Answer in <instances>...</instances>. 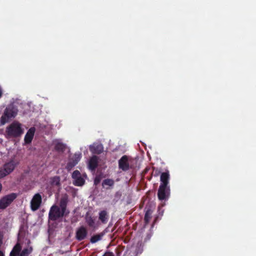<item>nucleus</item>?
<instances>
[{"label":"nucleus","instance_id":"obj_11","mask_svg":"<svg viewBox=\"0 0 256 256\" xmlns=\"http://www.w3.org/2000/svg\"><path fill=\"white\" fill-rule=\"evenodd\" d=\"M118 167L123 171H127L130 168L128 157L126 155L123 156L118 160Z\"/></svg>","mask_w":256,"mask_h":256},{"label":"nucleus","instance_id":"obj_12","mask_svg":"<svg viewBox=\"0 0 256 256\" xmlns=\"http://www.w3.org/2000/svg\"><path fill=\"white\" fill-rule=\"evenodd\" d=\"M98 158L96 156H92L89 160L88 168L92 170H94L98 166Z\"/></svg>","mask_w":256,"mask_h":256},{"label":"nucleus","instance_id":"obj_19","mask_svg":"<svg viewBox=\"0 0 256 256\" xmlns=\"http://www.w3.org/2000/svg\"><path fill=\"white\" fill-rule=\"evenodd\" d=\"M104 234L102 232L94 235L91 237L90 242L92 244L96 243L100 240L102 238V237L104 236Z\"/></svg>","mask_w":256,"mask_h":256},{"label":"nucleus","instance_id":"obj_24","mask_svg":"<svg viewBox=\"0 0 256 256\" xmlns=\"http://www.w3.org/2000/svg\"><path fill=\"white\" fill-rule=\"evenodd\" d=\"M82 157V154L80 152L76 153L73 158L71 159L76 164L80 160Z\"/></svg>","mask_w":256,"mask_h":256},{"label":"nucleus","instance_id":"obj_1","mask_svg":"<svg viewBox=\"0 0 256 256\" xmlns=\"http://www.w3.org/2000/svg\"><path fill=\"white\" fill-rule=\"evenodd\" d=\"M6 137L7 138H17L21 136L24 133V129L22 124L17 121H14L6 127Z\"/></svg>","mask_w":256,"mask_h":256},{"label":"nucleus","instance_id":"obj_26","mask_svg":"<svg viewBox=\"0 0 256 256\" xmlns=\"http://www.w3.org/2000/svg\"><path fill=\"white\" fill-rule=\"evenodd\" d=\"M76 164L72 160H70V162L67 164L66 168L68 169H71L73 167H74Z\"/></svg>","mask_w":256,"mask_h":256},{"label":"nucleus","instance_id":"obj_14","mask_svg":"<svg viewBox=\"0 0 256 256\" xmlns=\"http://www.w3.org/2000/svg\"><path fill=\"white\" fill-rule=\"evenodd\" d=\"M90 152L93 154H100L104 150V148L102 144H93L90 147Z\"/></svg>","mask_w":256,"mask_h":256},{"label":"nucleus","instance_id":"obj_20","mask_svg":"<svg viewBox=\"0 0 256 256\" xmlns=\"http://www.w3.org/2000/svg\"><path fill=\"white\" fill-rule=\"evenodd\" d=\"M84 180L82 177V176H80L74 179L72 182V184L75 186H80L84 184Z\"/></svg>","mask_w":256,"mask_h":256},{"label":"nucleus","instance_id":"obj_2","mask_svg":"<svg viewBox=\"0 0 256 256\" xmlns=\"http://www.w3.org/2000/svg\"><path fill=\"white\" fill-rule=\"evenodd\" d=\"M18 112V109L16 106L13 104L8 105L6 108L4 112L0 118V124H4L8 122L12 118H14Z\"/></svg>","mask_w":256,"mask_h":256},{"label":"nucleus","instance_id":"obj_10","mask_svg":"<svg viewBox=\"0 0 256 256\" xmlns=\"http://www.w3.org/2000/svg\"><path fill=\"white\" fill-rule=\"evenodd\" d=\"M85 220L89 228L93 230H96L98 228L99 222H96V218L95 217H93L87 213L85 216Z\"/></svg>","mask_w":256,"mask_h":256},{"label":"nucleus","instance_id":"obj_25","mask_svg":"<svg viewBox=\"0 0 256 256\" xmlns=\"http://www.w3.org/2000/svg\"><path fill=\"white\" fill-rule=\"evenodd\" d=\"M80 176H81V174L78 170H74L72 172V178L74 179V180Z\"/></svg>","mask_w":256,"mask_h":256},{"label":"nucleus","instance_id":"obj_23","mask_svg":"<svg viewBox=\"0 0 256 256\" xmlns=\"http://www.w3.org/2000/svg\"><path fill=\"white\" fill-rule=\"evenodd\" d=\"M114 184V182L112 179L106 178L103 180L102 186L104 187L105 186H113Z\"/></svg>","mask_w":256,"mask_h":256},{"label":"nucleus","instance_id":"obj_18","mask_svg":"<svg viewBox=\"0 0 256 256\" xmlns=\"http://www.w3.org/2000/svg\"><path fill=\"white\" fill-rule=\"evenodd\" d=\"M66 148V145L62 142H58L55 144L54 149L59 152H64Z\"/></svg>","mask_w":256,"mask_h":256},{"label":"nucleus","instance_id":"obj_6","mask_svg":"<svg viewBox=\"0 0 256 256\" xmlns=\"http://www.w3.org/2000/svg\"><path fill=\"white\" fill-rule=\"evenodd\" d=\"M16 167V164L13 161H10L6 163L4 166V168H0V178L4 177L11 173Z\"/></svg>","mask_w":256,"mask_h":256},{"label":"nucleus","instance_id":"obj_3","mask_svg":"<svg viewBox=\"0 0 256 256\" xmlns=\"http://www.w3.org/2000/svg\"><path fill=\"white\" fill-rule=\"evenodd\" d=\"M32 251L33 248L31 246H27L22 250L21 244L17 242L13 247L10 256H28Z\"/></svg>","mask_w":256,"mask_h":256},{"label":"nucleus","instance_id":"obj_13","mask_svg":"<svg viewBox=\"0 0 256 256\" xmlns=\"http://www.w3.org/2000/svg\"><path fill=\"white\" fill-rule=\"evenodd\" d=\"M35 132V128H30L24 136V142L26 144H30L32 142Z\"/></svg>","mask_w":256,"mask_h":256},{"label":"nucleus","instance_id":"obj_17","mask_svg":"<svg viewBox=\"0 0 256 256\" xmlns=\"http://www.w3.org/2000/svg\"><path fill=\"white\" fill-rule=\"evenodd\" d=\"M145 209L146 210V211L144 217V221L145 224L146 225L149 223V222L151 219L152 210L149 208H147L146 207Z\"/></svg>","mask_w":256,"mask_h":256},{"label":"nucleus","instance_id":"obj_30","mask_svg":"<svg viewBox=\"0 0 256 256\" xmlns=\"http://www.w3.org/2000/svg\"><path fill=\"white\" fill-rule=\"evenodd\" d=\"M0 256H4V253L0 250Z\"/></svg>","mask_w":256,"mask_h":256},{"label":"nucleus","instance_id":"obj_5","mask_svg":"<svg viewBox=\"0 0 256 256\" xmlns=\"http://www.w3.org/2000/svg\"><path fill=\"white\" fill-rule=\"evenodd\" d=\"M16 193H11L7 194L0 199V210H4L12 202L17 198Z\"/></svg>","mask_w":256,"mask_h":256},{"label":"nucleus","instance_id":"obj_7","mask_svg":"<svg viewBox=\"0 0 256 256\" xmlns=\"http://www.w3.org/2000/svg\"><path fill=\"white\" fill-rule=\"evenodd\" d=\"M42 202V198L39 193L35 194L30 202V208L35 211L39 208Z\"/></svg>","mask_w":256,"mask_h":256},{"label":"nucleus","instance_id":"obj_29","mask_svg":"<svg viewBox=\"0 0 256 256\" xmlns=\"http://www.w3.org/2000/svg\"><path fill=\"white\" fill-rule=\"evenodd\" d=\"M102 256H114V255L112 252H106Z\"/></svg>","mask_w":256,"mask_h":256},{"label":"nucleus","instance_id":"obj_22","mask_svg":"<svg viewBox=\"0 0 256 256\" xmlns=\"http://www.w3.org/2000/svg\"><path fill=\"white\" fill-rule=\"evenodd\" d=\"M50 184L52 186H60V178L59 176H56L50 178Z\"/></svg>","mask_w":256,"mask_h":256},{"label":"nucleus","instance_id":"obj_4","mask_svg":"<svg viewBox=\"0 0 256 256\" xmlns=\"http://www.w3.org/2000/svg\"><path fill=\"white\" fill-rule=\"evenodd\" d=\"M66 214L68 213H65L58 206L54 204L50 208L49 211L48 219L52 221H56Z\"/></svg>","mask_w":256,"mask_h":256},{"label":"nucleus","instance_id":"obj_16","mask_svg":"<svg viewBox=\"0 0 256 256\" xmlns=\"http://www.w3.org/2000/svg\"><path fill=\"white\" fill-rule=\"evenodd\" d=\"M109 218L108 214L106 210L100 211L98 214V219L102 224H106Z\"/></svg>","mask_w":256,"mask_h":256},{"label":"nucleus","instance_id":"obj_21","mask_svg":"<svg viewBox=\"0 0 256 256\" xmlns=\"http://www.w3.org/2000/svg\"><path fill=\"white\" fill-rule=\"evenodd\" d=\"M66 204H67V201L66 200L62 198L61 199L60 201V208L65 213H66ZM68 212H67L68 214Z\"/></svg>","mask_w":256,"mask_h":256},{"label":"nucleus","instance_id":"obj_28","mask_svg":"<svg viewBox=\"0 0 256 256\" xmlns=\"http://www.w3.org/2000/svg\"><path fill=\"white\" fill-rule=\"evenodd\" d=\"M100 182V176H96L94 180V184L95 185L98 184Z\"/></svg>","mask_w":256,"mask_h":256},{"label":"nucleus","instance_id":"obj_27","mask_svg":"<svg viewBox=\"0 0 256 256\" xmlns=\"http://www.w3.org/2000/svg\"><path fill=\"white\" fill-rule=\"evenodd\" d=\"M160 172L159 170H158V168H156L154 167L152 168V174L154 176H155V177L158 176L160 174Z\"/></svg>","mask_w":256,"mask_h":256},{"label":"nucleus","instance_id":"obj_8","mask_svg":"<svg viewBox=\"0 0 256 256\" xmlns=\"http://www.w3.org/2000/svg\"><path fill=\"white\" fill-rule=\"evenodd\" d=\"M88 232L84 226H80L78 228L76 232L75 238L79 242L84 240L87 236Z\"/></svg>","mask_w":256,"mask_h":256},{"label":"nucleus","instance_id":"obj_15","mask_svg":"<svg viewBox=\"0 0 256 256\" xmlns=\"http://www.w3.org/2000/svg\"><path fill=\"white\" fill-rule=\"evenodd\" d=\"M170 179V174L168 172H162L160 174V186H168V180Z\"/></svg>","mask_w":256,"mask_h":256},{"label":"nucleus","instance_id":"obj_9","mask_svg":"<svg viewBox=\"0 0 256 256\" xmlns=\"http://www.w3.org/2000/svg\"><path fill=\"white\" fill-rule=\"evenodd\" d=\"M170 189L169 186H160L158 192V199L160 200H162L168 198L170 194Z\"/></svg>","mask_w":256,"mask_h":256}]
</instances>
